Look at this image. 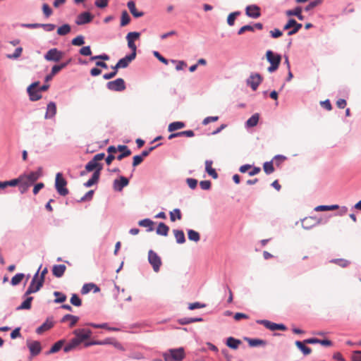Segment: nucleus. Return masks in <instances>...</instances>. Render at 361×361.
Listing matches in <instances>:
<instances>
[{"mask_svg": "<svg viewBox=\"0 0 361 361\" xmlns=\"http://www.w3.org/2000/svg\"><path fill=\"white\" fill-rule=\"evenodd\" d=\"M266 59L270 63V66L267 68V71L269 73L275 72L279 68L281 61V54L275 53L271 50H267L266 52Z\"/></svg>", "mask_w": 361, "mask_h": 361, "instance_id": "f257e3e1", "label": "nucleus"}, {"mask_svg": "<svg viewBox=\"0 0 361 361\" xmlns=\"http://www.w3.org/2000/svg\"><path fill=\"white\" fill-rule=\"evenodd\" d=\"M41 268H42V265L39 266L37 272L33 276L32 279L27 289L26 290V291L24 293V296H27L32 293H37L43 286L44 283L42 281L38 280V274L39 273Z\"/></svg>", "mask_w": 361, "mask_h": 361, "instance_id": "f03ea898", "label": "nucleus"}, {"mask_svg": "<svg viewBox=\"0 0 361 361\" xmlns=\"http://www.w3.org/2000/svg\"><path fill=\"white\" fill-rule=\"evenodd\" d=\"M163 356L164 361H182L185 357V351L183 348L170 349Z\"/></svg>", "mask_w": 361, "mask_h": 361, "instance_id": "7ed1b4c3", "label": "nucleus"}, {"mask_svg": "<svg viewBox=\"0 0 361 361\" xmlns=\"http://www.w3.org/2000/svg\"><path fill=\"white\" fill-rule=\"evenodd\" d=\"M67 181L63 177L61 173H57L55 178V189L61 196H66L69 193V190L66 188Z\"/></svg>", "mask_w": 361, "mask_h": 361, "instance_id": "20e7f679", "label": "nucleus"}, {"mask_svg": "<svg viewBox=\"0 0 361 361\" xmlns=\"http://www.w3.org/2000/svg\"><path fill=\"white\" fill-rule=\"evenodd\" d=\"M75 337L73 338L75 341H78L79 345L90 338L92 336V331L88 329H77L73 331Z\"/></svg>", "mask_w": 361, "mask_h": 361, "instance_id": "39448f33", "label": "nucleus"}, {"mask_svg": "<svg viewBox=\"0 0 361 361\" xmlns=\"http://www.w3.org/2000/svg\"><path fill=\"white\" fill-rule=\"evenodd\" d=\"M106 88L111 91L122 92L126 88V87L124 80L119 78L114 80L108 82L106 83Z\"/></svg>", "mask_w": 361, "mask_h": 361, "instance_id": "423d86ee", "label": "nucleus"}, {"mask_svg": "<svg viewBox=\"0 0 361 361\" xmlns=\"http://www.w3.org/2000/svg\"><path fill=\"white\" fill-rule=\"evenodd\" d=\"M63 56V52L56 48L50 49L44 56L47 61L59 62Z\"/></svg>", "mask_w": 361, "mask_h": 361, "instance_id": "0eeeda50", "label": "nucleus"}, {"mask_svg": "<svg viewBox=\"0 0 361 361\" xmlns=\"http://www.w3.org/2000/svg\"><path fill=\"white\" fill-rule=\"evenodd\" d=\"M148 261L149 263L152 266L153 270L155 272H158L161 265V259L157 253L154 252L152 250H150L148 252Z\"/></svg>", "mask_w": 361, "mask_h": 361, "instance_id": "6e6552de", "label": "nucleus"}, {"mask_svg": "<svg viewBox=\"0 0 361 361\" xmlns=\"http://www.w3.org/2000/svg\"><path fill=\"white\" fill-rule=\"evenodd\" d=\"M39 85V82H35L30 85L27 88L30 99L32 102L38 101L42 98L40 92L37 89Z\"/></svg>", "mask_w": 361, "mask_h": 361, "instance_id": "1a4fd4ad", "label": "nucleus"}, {"mask_svg": "<svg viewBox=\"0 0 361 361\" xmlns=\"http://www.w3.org/2000/svg\"><path fill=\"white\" fill-rule=\"evenodd\" d=\"M262 82V77L257 73H251L246 80L247 85H249L254 91L257 89Z\"/></svg>", "mask_w": 361, "mask_h": 361, "instance_id": "9d476101", "label": "nucleus"}, {"mask_svg": "<svg viewBox=\"0 0 361 361\" xmlns=\"http://www.w3.org/2000/svg\"><path fill=\"white\" fill-rule=\"evenodd\" d=\"M257 323L264 325L267 329L271 331H285L287 329V327L283 324H276L266 319L257 320Z\"/></svg>", "mask_w": 361, "mask_h": 361, "instance_id": "9b49d317", "label": "nucleus"}, {"mask_svg": "<svg viewBox=\"0 0 361 361\" xmlns=\"http://www.w3.org/2000/svg\"><path fill=\"white\" fill-rule=\"evenodd\" d=\"M24 180H26L30 185H32L42 176V168L38 167L36 171H31L28 174H23Z\"/></svg>", "mask_w": 361, "mask_h": 361, "instance_id": "f8f14e48", "label": "nucleus"}, {"mask_svg": "<svg viewBox=\"0 0 361 361\" xmlns=\"http://www.w3.org/2000/svg\"><path fill=\"white\" fill-rule=\"evenodd\" d=\"M93 18H94V16L90 12L85 11V12L80 13L77 16L76 20H75V23L78 25H82L85 24H87L92 20Z\"/></svg>", "mask_w": 361, "mask_h": 361, "instance_id": "ddd939ff", "label": "nucleus"}, {"mask_svg": "<svg viewBox=\"0 0 361 361\" xmlns=\"http://www.w3.org/2000/svg\"><path fill=\"white\" fill-rule=\"evenodd\" d=\"M135 57L133 55L127 54L123 58L118 60L117 63L111 66L112 69L125 68L128 66L130 62L134 60Z\"/></svg>", "mask_w": 361, "mask_h": 361, "instance_id": "4468645a", "label": "nucleus"}, {"mask_svg": "<svg viewBox=\"0 0 361 361\" xmlns=\"http://www.w3.org/2000/svg\"><path fill=\"white\" fill-rule=\"evenodd\" d=\"M27 348L30 352V355L35 357L39 355L42 350L41 343L39 341H27Z\"/></svg>", "mask_w": 361, "mask_h": 361, "instance_id": "2eb2a0df", "label": "nucleus"}, {"mask_svg": "<svg viewBox=\"0 0 361 361\" xmlns=\"http://www.w3.org/2000/svg\"><path fill=\"white\" fill-rule=\"evenodd\" d=\"M246 15L252 18H257L261 16L260 8L256 4L247 6L245 8Z\"/></svg>", "mask_w": 361, "mask_h": 361, "instance_id": "dca6fc26", "label": "nucleus"}, {"mask_svg": "<svg viewBox=\"0 0 361 361\" xmlns=\"http://www.w3.org/2000/svg\"><path fill=\"white\" fill-rule=\"evenodd\" d=\"M129 184V180L123 176H121L119 179H115L114 180L113 187L116 191L121 192L124 187Z\"/></svg>", "mask_w": 361, "mask_h": 361, "instance_id": "f3484780", "label": "nucleus"}, {"mask_svg": "<svg viewBox=\"0 0 361 361\" xmlns=\"http://www.w3.org/2000/svg\"><path fill=\"white\" fill-rule=\"evenodd\" d=\"M54 325V322L52 317H47L46 321L39 327L36 329L37 334H42L43 332L51 329Z\"/></svg>", "mask_w": 361, "mask_h": 361, "instance_id": "a211bd4d", "label": "nucleus"}, {"mask_svg": "<svg viewBox=\"0 0 361 361\" xmlns=\"http://www.w3.org/2000/svg\"><path fill=\"white\" fill-rule=\"evenodd\" d=\"M101 170V167L99 169H97V170L94 171L92 177L87 182H85L83 185L85 188H90L96 184L99 181Z\"/></svg>", "mask_w": 361, "mask_h": 361, "instance_id": "6ab92c4d", "label": "nucleus"}, {"mask_svg": "<svg viewBox=\"0 0 361 361\" xmlns=\"http://www.w3.org/2000/svg\"><path fill=\"white\" fill-rule=\"evenodd\" d=\"M56 114V105L54 102H50L47 106V111L44 116L46 119H51L55 116Z\"/></svg>", "mask_w": 361, "mask_h": 361, "instance_id": "aec40b11", "label": "nucleus"}, {"mask_svg": "<svg viewBox=\"0 0 361 361\" xmlns=\"http://www.w3.org/2000/svg\"><path fill=\"white\" fill-rule=\"evenodd\" d=\"M118 150L121 152V154L116 157L118 160H122L123 158L128 157L131 154L130 149H128V146L119 145H118Z\"/></svg>", "mask_w": 361, "mask_h": 361, "instance_id": "412c9836", "label": "nucleus"}, {"mask_svg": "<svg viewBox=\"0 0 361 361\" xmlns=\"http://www.w3.org/2000/svg\"><path fill=\"white\" fill-rule=\"evenodd\" d=\"M66 269V267L64 264H55L52 268L53 275L57 278L63 276Z\"/></svg>", "mask_w": 361, "mask_h": 361, "instance_id": "4be33fe9", "label": "nucleus"}, {"mask_svg": "<svg viewBox=\"0 0 361 361\" xmlns=\"http://www.w3.org/2000/svg\"><path fill=\"white\" fill-rule=\"evenodd\" d=\"M302 8L300 6H297L293 10H288L286 11V14L288 16H295L300 20H303L305 17L302 15Z\"/></svg>", "mask_w": 361, "mask_h": 361, "instance_id": "5701e85b", "label": "nucleus"}, {"mask_svg": "<svg viewBox=\"0 0 361 361\" xmlns=\"http://www.w3.org/2000/svg\"><path fill=\"white\" fill-rule=\"evenodd\" d=\"M302 221V226L305 230H310L312 228L316 226L314 216L305 217Z\"/></svg>", "mask_w": 361, "mask_h": 361, "instance_id": "b1692460", "label": "nucleus"}, {"mask_svg": "<svg viewBox=\"0 0 361 361\" xmlns=\"http://www.w3.org/2000/svg\"><path fill=\"white\" fill-rule=\"evenodd\" d=\"M213 161L212 160H206L205 161V171L206 172L212 176L213 178L216 179L218 178V173L216 170L212 167Z\"/></svg>", "mask_w": 361, "mask_h": 361, "instance_id": "393cba45", "label": "nucleus"}, {"mask_svg": "<svg viewBox=\"0 0 361 361\" xmlns=\"http://www.w3.org/2000/svg\"><path fill=\"white\" fill-rule=\"evenodd\" d=\"M127 6L130 10V13L135 18H140L144 16L142 11H138L135 8V4L133 1H130L127 4Z\"/></svg>", "mask_w": 361, "mask_h": 361, "instance_id": "a878e982", "label": "nucleus"}, {"mask_svg": "<svg viewBox=\"0 0 361 361\" xmlns=\"http://www.w3.org/2000/svg\"><path fill=\"white\" fill-rule=\"evenodd\" d=\"M64 343H65V340L64 339H61V340L56 341L51 347L49 350L46 353V355H49V354L57 353L58 351H59L62 348V347H63Z\"/></svg>", "mask_w": 361, "mask_h": 361, "instance_id": "bb28decb", "label": "nucleus"}, {"mask_svg": "<svg viewBox=\"0 0 361 361\" xmlns=\"http://www.w3.org/2000/svg\"><path fill=\"white\" fill-rule=\"evenodd\" d=\"M295 343V345L297 346V348L305 355H309L312 352L311 348L306 345L307 343H305L304 341H296Z\"/></svg>", "mask_w": 361, "mask_h": 361, "instance_id": "cd10ccee", "label": "nucleus"}, {"mask_svg": "<svg viewBox=\"0 0 361 361\" xmlns=\"http://www.w3.org/2000/svg\"><path fill=\"white\" fill-rule=\"evenodd\" d=\"M169 227L163 222H160L156 229L157 235L166 236L169 233Z\"/></svg>", "mask_w": 361, "mask_h": 361, "instance_id": "c85d7f7f", "label": "nucleus"}, {"mask_svg": "<svg viewBox=\"0 0 361 361\" xmlns=\"http://www.w3.org/2000/svg\"><path fill=\"white\" fill-rule=\"evenodd\" d=\"M245 340L247 341V343L250 347L265 345L267 343L266 341L259 339V338H250L245 337Z\"/></svg>", "mask_w": 361, "mask_h": 361, "instance_id": "c756f323", "label": "nucleus"}, {"mask_svg": "<svg viewBox=\"0 0 361 361\" xmlns=\"http://www.w3.org/2000/svg\"><path fill=\"white\" fill-rule=\"evenodd\" d=\"M241 343V341L233 337H228L226 340V345L233 349L235 350L238 348L239 345Z\"/></svg>", "mask_w": 361, "mask_h": 361, "instance_id": "7c9ffc66", "label": "nucleus"}, {"mask_svg": "<svg viewBox=\"0 0 361 361\" xmlns=\"http://www.w3.org/2000/svg\"><path fill=\"white\" fill-rule=\"evenodd\" d=\"M153 224H154V222L150 219H144L142 220H140L138 222V225L140 226H142V227L147 228V232H151V231H152L154 230Z\"/></svg>", "mask_w": 361, "mask_h": 361, "instance_id": "2f4dec72", "label": "nucleus"}, {"mask_svg": "<svg viewBox=\"0 0 361 361\" xmlns=\"http://www.w3.org/2000/svg\"><path fill=\"white\" fill-rule=\"evenodd\" d=\"M174 237L178 244H183L185 242L184 232L182 230L174 229L173 231Z\"/></svg>", "mask_w": 361, "mask_h": 361, "instance_id": "473e14b6", "label": "nucleus"}, {"mask_svg": "<svg viewBox=\"0 0 361 361\" xmlns=\"http://www.w3.org/2000/svg\"><path fill=\"white\" fill-rule=\"evenodd\" d=\"M25 297V300L21 303L20 305L16 307V310H30L31 308V303L33 300V297L28 295Z\"/></svg>", "mask_w": 361, "mask_h": 361, "instance_id": "72a5a7b5", "label": "nucleus"}, {"mask_svg": "<svg viewBox=\"0 0 361 361\" xmlns=\"http://www.w3.org/2000/svg\"><path fill=\"white\" fill-rule=\"evenodd\" d=\"M202 317H183L178 319V323L182 325L189 324L194 322H202Z\"/></svg>", "mask_w": 361, "mask_h": 361, "instance_id": "f704fd0d", "label": "nucleus"}, {"mask_svg": "<svg viewBox=\"0 0 361 361\" xmlns=\"http://www.w3.org/2000/svg\"><path fill=\"white\" fill-rule=\"evenodd\" d=\"M259 116L258 114H253L252 116H251V117H250L247 120V121L245 123L246 127L252 128V127L256 126L259 121Z\"/></svg>", "mask_w": 361, "mask_h": 361, "instance_id": "c9c22d12", "label": "nucleus"}, {"mask_svg": "<svg viewBox=\"0 0 361 361\" xmlns=\"http://www.w3.org/2000/svg\"><path fill=\"white\" fill-rule=\"evenodd\" d=\"M102 169V165L98 162H95L92 159L87 162V164L85 165V169L86 171H92L93 170H97V169L99 168Z\"/></svg>", "mask_w": 361, "mask_h": 361, "instance_id": "e433bc0d", "label": "nucleus"}, {"mask_svg": "<svg viewBox=\"0 0 361 361\" xmlns=\"http://www.w3.org/2000/svg\"><path fill=\"white\" fill-rule=\"evenodd\" d=\"M337 209H339V206L338 204L319 205L314 208V211H316V212L333 211V210H335Z\"/></svg>", "mask_w": 361, "mask_h": 361, "instance_id": "4c0bfd02", "label": "nucleus"}, {"mask_svg": "<svg viewBox=\"0 0 361 361\" xmlns=\"http://www.w3.org/2000/svg\"><path fill=\"white\" fill-rule=\"evenodd\" d=\"M185 123L182 121H175L171 123L168 126L169 132H173L175 130L181 129L185 127Z\"/></svg>", "mask_w": 361, "mask_h": 361, "instance_id": "58836bf2", "label": "nucleus"}, {"mask_svg": "<svg viewBox=\"0 0 361 361\" xmlns=\"http://www.w3.org/2000/svg\"><path fill=\"white\" fill-rule=\"evenodd\" d=\"M24 180V176L20 175L18 178L10 180L4 181L5 188L8 186L14 187L18 185L19 183Z\"/></svg>", "mask_w": 361, "mask_h": 361, "instance_id": "ea45409f", "label": "nucleus"}, {"mask_svg": "<svg viewBox=\"0 0 361 361\" xmlns=\"http://www.w3.org/2000/svg\"><path fill=\"white\" fill-rule=\"evenodd\" d=\"M187 231H188V238L190 240L194 241L195 243L200 241V235L197 231L192 230V229H188Z\"/></svg>", "mask_w": 361, "mask_h": 361, "instance_id": "a19ab883", "label": "nucleus"}, {"mask_svg": "<svg viewBox=\"0 0 361 361\" xmlns=\"http://www.w3.org/2000/svg\"><path fill=\"white\" fill-rule=\"evenodd\" d=\"M71 27L68 24H63L57 29V34L60 36L68 35L71 32Z\"/></svg>", "mask_w": 361, "mask_h": 361, "instance_id": "79ce46f5", "label": "nucleus"}, {"mask_svg": "<svg viewBox=\"0 0 361 361\" xmlns=\"http://www.w3.org/2000/svg\"><path fill=\"white\" fill-rule=\"evenodd\" d=\"M78 345L79 344L78 343V341L72 338L69 343L64 346L63 351L65 353L71 352V350L75 349Z\"/></svg>", "mask_w": 361, "mask_h": 361, "instance_id": "37998d69", "label": "nucleus"}, {"mask_svg": "<svg viewBox=\"0 0 361 361\" xmlns=\"http://www.w3.org/2000/svg\"><path fill=\"white\" fill-rule=\"evenodd\" d=\"M293 22H294V24L292 26V27L290 28L291 30L288 31L287 35L288 36H291V35L296 34L302 27V25L301 23H298L295 19H294Z\"/></svg>", "mask_w": 361, "mask_h": 361, "instance_id": "c03bdc74", "label": "nucleus"}, {"mask_svg": "<svg viewBox=\"0 0 361 361\" xmlns=\"http://www.w3.org/2000/svg\"><path fill=\"white\" fill-rule=\"evenodd\" d=\"M54 295L56 297V298L54 300V303H62L65 302L67 298L65 294L59 291H54Z\"/></svg>", "mask_w": 361, "mask_h": 361, "instance_id": "a18cd8bd", "label": "nucleus"}, {"mask_svg": "<svg viewBox=\"0 0 361 361\" xmlns=\"http://www.w3.org/2000/svg\"><path fill=\"white\" fill-rule=\"evenodd\" d=\"M25 277V274L23 273H18L12 277L11 280V284L13 286L18 285Z\"/></svg>", "mask_w": 361, "mask_h": 361, "instance_id": "49530a36", "label": "nucleus"}, {"mask_svg": "<svg viewBox=\"0 0 361 361\" xmlns=\"http://www.w3.org/2000/svg\"><path fill=\"white\" fill-rule=\"evenodd\" d=\"M130 21V17L127 11L124 10L121 13V26L124 27L127 25Z\"/></svg>", "mask_w": 361, "mask_h": 361, "instance_id": "de8ad7c7", "label": "nucleus"}, {"mask_svg": "<svg viewBox=\"0 0 361 361\" xmlns=\"http://www.w3.org/2000/svg\"><path fill=\"white\" fill-rule=\"evenodd\" d=\"M170 219L171 221H175L176 219H180L182 218L181 212L180 209H174L172 212H170Z\"/></svg>", "mask_w": 361, "mask_h": 361, "instance_id": "09e8293b", "label": "nucleus"}, {"mask_svg": "<svg viewBox=\"0 0 361 361\" xmlns=\"http://www.w3.org/2000/svg\"><path fill=\"white\" fill-rule=\"evenodd\" d=\"M240 11H234L231 13L227 18V23L228 25L232 26L235 23V20L237 16L240 15Z\"/></svg>", "mask_w": 361, "mask_h": 361, "instance_id": "8fccbe9b", "label": "nucleus"}, {"mask_svg": "<svg viewBox=\"0 0 361 361\" xmlns=\"http://www.w3.org/2000/svg\"><path fill=\"white\" fill-rule=\"evenodd\" d=\"M263 169L267 174H271L274 171L273 166V160L270 161H266L263 165Z\"/></svg>", "mask_w": 361, "mask_h": 361, "instance_id": "3c124183", "label": "nucleus"}, {"mask_svg": "<svg viewBox=\"0 0 361 361\" xmlns=\"http://www.w3.org/2000/svg\"><path fill=\"white\" fill-rule=\"evenodd\" d=\"M126 39L128 42V47L131 50V53L130 54L136 57L137 46L135 44V41H133V39L130 38Z\"/></svg>", "mask_w": 361, "mask_h": 361, "instance_id": "603ef678", "label": "nucleus"}, {"mask_svg": "<svg viewBox=\"0 0 361 361\" xmlns=\"http://www.w3.org/2000/svg\"><path fill=\"white\" fill-rule=\"evenodd\" d=\"M31 185H30V183H27L26 180H23L18 185L19 191L20 192L21 194H24L27 191V190Z\"/></svg>", "mask_w": 361, "mask_h": 361, "instance_id": "864d4df0", "label": "nucleus"}, {"mask_svg": "<svg viewBox=\"0 0 361 361\" xmlns=\"http://www.w3.org/2000/svg\"><path fill=\"white\" fill-rule=\"evenodd\" d=\"M22 51L23 48L21 47H17L13 54H7L6 57L9 59H16L21 55Z\"/></svg>", "mask_w": 361, "mask_h": 361, "instance_id": "5fc2aeb1", "label": "nucleus"}, {"mask_svg": "<svg viewBox=\"0 0 361 361\" xmlns=\"http://www.w3.org/2000/svg\"><path fill=\"white\" fill-rule=\"evenodd\" d=\"M61 70L57 67L56 65H54L51 70V73L46 75L45 77V82H48L52 79V78L57 74Z\"/></svg>", "mask_w": 361, "mask_h": 361, "instance_id": "6e6d98bb", "label": "nucleus"}, {"mask_svg": "<svg viewBox=\"0 0 361 361\" xmlns=\"http://www.w3.org/2000/svg\"><path fill=\"white\" fill-rule=\"evenodd\" d=\"M70 302L75 307H80L82 305V300L76 293L72 295Z\"/></svg>", "mask_w": 361, "mask_h": 361, "instance_id": "4d7b16f0", "label": "nucleus"}, {"mask_svg": "<svg viewBox=\"0 0 361 361\" xmlns=\"http://www.w3.org/2000/svg\"><path fill=\"white\" fill-rule=\"evenodd\" d=\"M71 43L74 46H81L85 44V38L82 35H78L72 39Z\"/></svg>", "mask_w": 361, "mask_h": 361, "instance_id": "13d9d810", "label": "nucleus"}, {"mask_svg": "<svg viewBox=\"0 0 361 361\" xmlns=\"http://www.w3.org/2000/svg\"><path fill=\"white\" fill-rule=\"evenodd\" d=\"M322 2V0H314V1H312L309 3L308 5H307L304 10L305 11H311L312 9H313L314 7L317 6L318 5H319Z\"/></svg>", "mask_w": 361, "mask_h": 361, "instance_id": "bf43d9fd", "label": "nucleus"}, {"mask_svg": "<svg viewBox=\"0 0 361 361\" xmlns=\"http://www.w3.org/2000/svg\"><path fill=\"white\" fill-rule=\"evenodd\" d=\"M330 262L341 267H345L349 264V262L344 259H333Z\"/></svg>", "mask_w": 361, "mask_h": 361, "instance_id": "052dcab7", "label": "nucleus"}, {"mask_svg": "<svg viewBox=\"0 0 361 361\" xmlns=\"http://www.w3.org/2000/svg\"><path fill=\"white\" fill-rule=\"evenodd\" d=\"M144 157L142 156V154L135 155L133 157V166L135 167L140 164L143 161Z\"/></svg>", "mask_w": 361, "mask_h": 361, "instance_id": "680f3d73", "label": "nucleus"}, {"mask_svg": "<svg viewBox=\"0 0 361 361\" xmlns=\"http://www.w3.org/2000/svg\"><path fill=\"white\" fill-rule=\"evenodd\" d=\"M93 195L94 190H90L87 192H86V194L84 196H82L78 202H82L90 200L92 199Z\"/></svg>", "mask_w": 361, "mask_h": 361, "instance_id": "e2e57ef3", "label": "nucleus"}, {"mask_svg": "<svg viewBox=\"0 0 361 361\" xmlns=\"http://www.w3.org/2000/svg\"><path fill=\"white\" fill-rule=\"evenodd\" d=\"M92 283H85L82 287L81 293L82 295L87 294L92 290Z\"/></svg>", "mask_w": 361, "mask_h": 361, "instance_id": "0e129e2a", "label": "nucleus"}, {"mask_svg": "<svg viewBox=\"0 0 361 361\" xmlns=\"http://www.w3.org/2000/svg\"><path fill=\"white\" fill-rule=\"evenodd\" d=\"M79 53L82 56H90L92 54L91 48L90 46H85L82 47Z\"/></svg>", "mask_w": 361, "mask_h": 361, "instance_id": "69168bd1", "label": "nucleus"}, {"mask_svg": "<svg viewBox=\"0 0 361 361\" xmlns=\"http://www.w3.org/2000/svg\"><path fill=\"white\" fill-rule=\"evenodd\" d=\"M42 11L44 15L48 18L52 14V10L48 4H44L42 6Z\"/></svg>", "mask_w": 361, "mask_h": 361, "instance_id": "338daca9", "label": "nucleus"}, {"mask_svg": "<svg viewBox=\"0 0 361 361\" xmlns=\"http://www.w3.org/2000/svg\"><path fill=\"white\" fill-rule=\"evenodd\" d=\"M351 361H361V350H355L353 353Z\"/></svg>", "mask_w": 361, "mask_h": 361, "instance_id": "774afa93", "label": "nucleus"}]
</instances>
